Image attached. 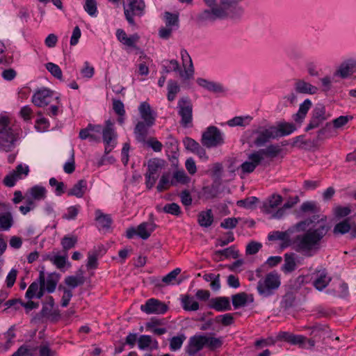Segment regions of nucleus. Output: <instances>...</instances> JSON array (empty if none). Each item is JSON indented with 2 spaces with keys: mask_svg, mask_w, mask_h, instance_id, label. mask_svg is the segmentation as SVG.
Masks as SVG:
<instances>
[{
  "mask_svg": "<svg viewBox=\"0 0 356 356\" xmlns=\"http://www.w3.org/2000/svg\"><path fill=\"white\" fill-rule=\"evenodd\" d=\"M326 217L313 216L300 220L285 232L275 231L268 234V240L282 241V248L291 244L290 234L298 233L292 242L293 249L305 256H312L320 248L321 241L328 232Z\"/></svg>",
  "mask_w": 356,
  "mask_h": 356,
  "instance_id": "1",
  "label": "nucleus"
},
{
  "mask_svg": "<svg viewBox=\"0 0 356 356\" xmlns=\"http://www.w3.org/2000/svg\"><path fill=\"white\" fill-rule=\"evenodd\" d=\"M280 275L276 272H270L259 281L257 289L259 295L268 297L280 287Z\"/></svg>",
  "mask_w": 356,
  "mask_h": 356,
  "instance_id": "2",
  "label": "nucleus"
},
{
  "mask_svg": "<svg viewBox=\"0 0 356 356\" xmlns=\"http://www.w3.org/2000/svg\"><path fill=\"white\" fill-rule=\"evenodd\" d=\"M8 123V118L0 117V151L9 152L15 145L16 136Z\"/></svg>",
  "mask_w": 356,
  "mask_h": 356,
  "instance_id": "3",
  "label": "nucleus"
},
{
  "mask_svg": "<svg viewBox=\"0 0 356 356\" xmlns=\"http://www.w3.org/2000/svg\"><path fill=\"white\" fill-rule=\"evenodd\" d=\"M181 58L183 61L184 70L179 69V65L175 60H171L169 63V69L173 71H179V76L183 80H188L193 76V68L191 57L186 51H181Z\"/></svg>",
  "mask_w": 356,
  "mask_h": 356,
  "instance_id": "4",
  "label": "nucleus"
},
{
  "mask_svg": "<svg viewBox=\"0 0 356 356\" xmlns=\"http://www.w3.org/2000/svg\"><path fill=\"white\" fill-rule=\"evenodd\" d=\"M154 230V225L148 222H142L137 227H131L126 230L127 238H132L138 236L143 240L149 238Z\"/></svg>",
  "mask_w": 356,
  "mask_h": 356,
  "instance_id": "5",
  "label": "nucleus"
},
{
  "mask_svg": "<svg viewBox=\"0 0 356 356\" xmlns=\"http://www.w3.org/2000/svg\"><path fill=\"white\" fill-rule=\"evenodd\" d=\"M337 221L333 229L334 234H344L350 232L354 237L356 236V213L352 216Z\"/></svg>",
  "mask_w": 356,
  "mask_h": 356,
  "instance_id": "6",
  "label": "nucleus"
},
{
  "mask_svg": "<svg viewBox=\"0 0 356 356\" xmlns=\"http://www.w3.org/2000/svg\"><path fill=\"white\" fill-rule=\"evenodd\" d=\"M253 143L257 146H262L270 139L277 138L275 127L268 129L260 128L252 133Z\"/></svg>",
  "mask_w": 356,
  "mask_h": 356,
  "instance_id": "7",
  "label": "nucleus"
},
{
  "mask_svg": "<svg viewBox=\"0 0 356 356\" xmlns=\"http://www.w3.org/2000/svg\"><path fill=\"white\" fill-rule=\"evenodd\" d=\"M327 119L325 107L318 104L314 108L312 118L305 128L306 131L318 128Z\"/></svg>",
  "mask_w": 356,
  "mask_h": 356,
  "instance_id": "8",
  "label": "nucleus"
},
{
  "mask_svg": "<svg viewBox=\"0 0 356 356\" xmlns=\"http://www.w3.org/2000/svg\"><path fill=\"white\" fill-rule=\"evenodd\" d=\"M168 306L160 300L151 298L140 306V309L147 314H162L167 312Z\"/></svg>",
  "mask_w": 356,
  "mask_h": 356,
  "instance_id": "9",
  "label": "nucleus"
},
{
  "mask_svg": "<svg viewBox=\"0 0 356 356\" xmlns=\"http://www.w3.org/2000/svg\"><path fill=\"white\" fill-rule=\"evenodd\" d=\"M202 143L207 147H215L222 143L220 132L214 127H211L202 136Z\"/></svg>",
  "mask_w": 356,
  "mask_h": 356,
  "instance_id": "10",
  "label": "nucleus"
},
{
  "mask_svg": "<svg viewBox=\"0 0 356 356\" xmlns=\"http://www.w3.org/2000/svg\"><path fill=\"white\" fill-rule=\"evenodd\" d=\"M356 72V60L349 58L343 61L335 70L334 75L341 79L351 76Z\"/></svg>",
  "mask_w": 356,
  "mask_h": 356,
  "instance_id": "11",
  "label": "nucleus"
},
{
  "mask_svg": "<svg viewBox=\"0 0 356 356\" xmlns=\"http://www.w3.org/2000/svg\"><path fill=\"white\" fill-rule=\"evenodd\" d=\"M145 3L143 0H129L128 8H124V15L127 21L134 24L133 15H140L144 8Z\"/></svg>",
  "mask_w": 356,
  "mask_h": 356,
  "instance_id": "12",
  "label": "nucleus"
},
{
  "mask_svg": "<svg viewBox=\"0 0 356 356\" xmlns=\"http://www.w3.org/2000/svg\"><path fill=\"white\" fill-rule=\"evenodd\" d=\"M262 162L261 156L255 151L248 155L247 161L243 162L239 168L243 174L251 173Z\"/></svg>",
  "mask_w": 356,
  "mask_h": 356,
  "instance_id": "13",
  "label": "nucleus"
},
{
  "mask_svg": "<svg viewBox=\"0 0 356 356\" xmlns=\"http://www.w3.org/2000/svg\"><path fill=\"white\" fill-rule=\"evenodd\" d=\"M38 278L44 291H47L49 293H52L56 289L60 276L57 273H51L45 279L44 272L41 270Z\"/></svg>",
  "mask_w": 356,
  "mask_h": 356,
  "instance_id": "14",
  "label": "nucleus"
},
{
  "mask_svg": "<svg viewBox=\"0 0 356 356\" xmlns=\"http://www.w3.org/2000/svg\"><path fill=\"white\" fill-rule=\"evenodd\" d=\"M179 114L181 116V124L186 127L192 121V105L185 98L179 102Z\"/></svg>",
  "mask_w": 356,
  "mask_h": 356,
  "instance_id": "15",
  "label": "nucleus"
},
{
  "mask_svg": "<svg viewBox=\"0 0 356 356\" xmlns=\"http://www.w3.org/2000/svg\"><path fill=\"white\" fill-rule=\"evenodd\" d=\"M282 337L287 342L293 345H298L300 347H305L306 342L310 348L314 346L315 342L312 339H307L306 337L302 335H294L292 334L284 332L282 334Z\"/></svg>",
  "mask_w": 356,
  "mask_h": 356,
  "instance_id": "16",
  "label": "nucleus"
},
{
  "mask_svg": "<svg viewBox=\"0 0 356 356\" xmlns=\"http://www.w3.org/2000/svg\"><path fill=\"white\" fill-rule=\"evenodd\" d=\"M53 92L48 89H42L36 92L32 98L33 103L38 107H44L50 103Z\"/></svg>",
  "mask_w": 356,
  "mask_h": 356,
  "instance_id": "17",
  "label": "nucleus"
},
{
  "mask_svg": "<svg viewBox=\"0 0 356 356\" xmlns=\"http://www.w3.org/2000/svg\"><path fill=\"white\" fill-rule=\"evenodd\" d=\"M43 316L52 321H57L60 317V312L58 309L54 307V300L52 297H49L44 304L42 308Z\"/></svg>",
  "mask_w": 356,
  "mask_h": 356,
  "instance_id": "18",
  "label": "nucleus"
},
{
  "mask_svg": "<svg viewBox=\"0 0 356 356\" xmlns=\"http://www.w3.org/2000/svg\"><path fill=\"white\" fill-rule=\"evenodd\" d=\"M207 337L203 335H197L191 337L187 348V353L189 355H193L200 350L207 343Z\"/></svg>",
  "mask_w": 356,
  "mask_h": 356,
  "instance_id": "19",
  "label": "nucleus"
},
{
  "mask_svg": "<svg viewBox=\"0 0 356 356\" xmlns=\"http://www.w3.org/2000/svg\"><path fill=\"white\" fill-rule=\"evenodd\" d=\"M294 88L296 92L301 94L315 95L318 91L316 86L304 79L296 80L294 83Z\"/></svg>",
  "mask_w": 356,
  "mask_h": 356,
  "instance_id": "20",
  "label": "nucleus"
},
{
  "mask_svg": "<svg viewBox=\"0 0 356 356\" xmlns=\"http://www.w3.org/2000/svg\"><path fill=\"white\" fill-rule=\"evenodd\" d=\"M113 125V123L110 120H107L106 122V127L102 131L103 140L104 143L106 144V153L110 152L113 147V145H111L112 139L115 137V134Z\"/></svg>",
  "mask_w": 356,
  "mask_h": 356,
  "instance_id": "21",
  "label": "nucleus"
},
{
  "mask_svg": "<svg viewBox=\"0 0 356 356\" xmlns=\"http://www.w3.org/2000/svg\"><path fill=\"white\" fill-rule=\"evenodd\" d=\"M331 280V277L325 270L317 271L316 277L313 281V285L316 290L321 291L328 286Z\"/></svg>",
  "mask_w": 356,
  "mask_h": 356,
  "instance_id": "22",
  "label": "nucleus"
},
{
  "mask_svg": "<svg viewBox=\"0 0 356 356\" xmlns=\"http://www.w3.org/2000/svg\"><path fill=\"white\" fill-rule=\"evenodd\" d=\"M283 202L282 195L273 194L264 203L263 209L266 213H271Z\"/></svg>",
  "mask_w": 356,
  "mask_h": 356,
  "instance_id": "23",
  "label": "nucleus"
},
{
  "mask_svg": "<svg viewBox=\"0 0 356 356\" xmlns=\"http://www.w3.org/2000/svg\"><path fill=\"white\" fill-rule=\"evenodd\" d=\"M138 109L140 116L146 125L148 127L152 126L154 122L155 118L149 104L145 102H143L140 104Z\"/></svg>",
  "mask_w": 356,
  "mask_h": 356,
  "instance_id": "24",
  "label": "nucleus"
},
{
  "mask_svg": "<svg viewBox=\"0 0 356 356\" xmlns=\"http://www.w3.org/2000/svg\"><path fill=\"white\" fill-rule=\"evenodd\" d=\"M44 295L43 287L42 286L39 279L36 282H33L29 287L26 297L28 299H32L33 298H41Z\"/></svg>",
  "mask_w": 356,
  "mask_h": 356,
  "instance_id": "25",
  "label": "nucleus"
},
{
  "mask_svg": "<svg viewBox=\"0 0 356 356\" xmlns=\"http://www.w3.org/2000/svg\"><path fill=\"white\" fill-rule=\"evenodd\" d=\"M116 35L119 41L128 47H134L135 44L139 39L138 34H134L131 36H128L122 29H118Z\"/></svg>",
  "mask_w": 356,
  "mask_h": 356,
  "instance_id": "26",
  "label": "nucleus"
},
{
  "mask_svg": "<svg viewBox=\"0 0 356 356\" xmlns=\"http://www.w3.org/2000/svg\"><path fill=\"white\" fill-rule=\"evenodd\" d=\"M210 306L211 308L217 311H225L230 309L229 300L226 297L212 298L210 300Z\"/></svg>",
  "mask_w": 356,
  "mask_h": 356,
  "instance_id": "27",
  "label": "nucleus"
},
{
  "mask_svg": "<svg viewBox=\"0 0 356 356\" xmlns=\"http://www.w3.org/2000/svg\"><path fill=\"white\" fill-rule=\"evenodd\" d=\"M353 211L350 205H337L333 208V216L335 220H340L348 218Z\"/></svg>",
  "mask_w": 356,
  "mask_h": 356,
  "instance_id": "28",
  "label": "nucleus"
},
{
  "mask_svg": "<svg viewBox=\"0 0 356 356\" xmlns=\"http://www.w3.org/2000/svg\"><path fill=\"white\" fill-rule=\"evenodd\" d=\"M87 189V184L85 180H79L72 188L67 191L69 196H75L77 198H81Z\"/></svg>",
  "mask_w": 356,
  "mask_h": 356,
  "instance_id": "29",
  "label": "nucleus"
},
{
  "mask_svg": "<svg viewBox=\"0 0 356 356\" xmlns=\"http://www.w3.org/2000/svg\"><path fill=\"white\" fill-rule=\"evenodd\" d=\"M197 222L202 227H210L213 222V215L211 209H207L200 212L197 215Z\"/></svg>",
  "mask_w": 356,
  "mask_h": 356,
  "instance_id": "30",
  "label": "nucleus"
},
{
  "mask_svg": "<svg viewBox=\"0 0 356 356\" xmlns=\"http://www.w3.org/2000/svg\"><path fill=\"white\" fill-rule=\"evenodd\" d=\"M85 282V278L82 274L78 275H69L64 279V286L71 290L82 285Z\"/></svg>",
  "mask_w": 356,
  "mask_h": 356,
  "instance_id": "31",
  "label": "nucleus"
},
{
  "mask_svg": "<svg viewBox=\"0 0 356 356\" xmlns=\"http://www.w3.org/2000/svg\"><path fill=\"white\" fill-rule=\"evenodd\" d=\"M281 152V148L278 145H271L268 146L265 149H261L257 152L260 154L261 156L262 161L265 159V158H274L277 156Z\"/></svg>",
  "mask_w": 356,
  "mask_h": 356,
  "instance_id": "32",
  "label": "nucleus"
},
{
  "mask_svg": "<svg viewBox=\"0 0 356 356\" xmlns=\"http://www.w3.org/2000/svg\"><path fill=\"white\" fill-rule=\"evenodd\" d=\"M197 83L201 87H203L207 90L213 92L220 93L224 91L223 87L221 85L212 81H209L202 78L197 79Z\"/></svg>",
  "mask_w": 356,
  "mask_h": 356,
  "instance_id": "33",
  "label": "nucleus"
},
{
  "mask_svg": "<svg viewBox=\"0 0 356 356\" xmlns=\"http://www.w3.org/2000/svg\"><path fill=\"white\" fill-rule=\"evenodd\" d=\"M311 100L305 99L299 106L298 113L294 115V120L298 122H302L305 118L308 111L312 107Z\"/></svg>",
  "mask_w": 356,
  "mask_h": 356,
  "instance_id": "34",
  "label": "nucleus"
},
{
  "mask_svg": "<svg viewBox=\"0 0 356 356\" xmlns=\"http://www.w3.org/2000/svg\"><path fill=\"white\" fill-rule=\"evenodd\" d=\"M181 303L184 310L186 311H197L199 309V303L193 297L185 295L181 298Z\"/></svg>",
  "mask_w": 356,
  "mask_h": 356,
  "instance_id": "35",
  "label": "nucleus"
},
{
  "mask_svg": "<svg viewBox=\"0 0 356 356\" xmlns=\"http://www.w3.org/2000/svg\"><path fill=\"white\" fill-rule=\"evenodd\" d=\"M175 183L174 182L173 179H171V176L170 173H164L161 176L159 184L156 186V188L158 191L161 192L163 191L167 190L169 188V187L172 185H175Z\"/></svg>",
  "mask_w": 356,
  "mask_h": 356,
  "instance_id": "36",
  "label": "nucleus"
},
{
  "mask_svg": "<svg viewBox=\"0 0 356 356\" xmlns=\"http://www.w3.org/2000/svg\"><path fill=\"white\" fill-rule=\"evenodd\" d=\"M296 268V258L293 254H286L284 255V264L282 270L285 273H291Z\"/></svg>",
  "mask_w": 356,
  "mask_h": 356,
  "instance_id": "37",
  "label": "nucleus"
},
{
  "mask_svg": "<svg viewBox=\"0 0 356 356\" xmlns=\"http://www.w3.org/2000/svg\"><path fill=\"white\" fill-rule=\"evenodd\" d=\"M58 290L62 293L60 300L61 306L67 307L73 296L72 291L70 289L64 286L63 284H60L58 286Z\"/></svg>",
  "mask_w": 356,
  "mask_h": 356,
  "instance_id": "38",
  "label": "nucleus"
},
{
  "mask_svg": "<svg viewBox=\"0 0 356 356\" xmlns=\"http://www.w3.org/2000/svg\"><path fill=\"white\" fill-rule=\"evenodd\" d=\"M164 161L158 159H153L148 161L147 167L148 171L147 173L157 175V172L159 170L163 167Z\"/></svg>",
  "mask_w": 356,
  "mask_h": 356,
  "instance_id": "39",
  "label": "nucleus"
},
{
  "mask_svg": "<svg viewBox=\"0 0 356 356\" xmlns=\"http://www.w3.org/2000/svg\"><path fill=\"white\" fill-rule=\"evenodd\" d=\"M138 343L140 349L157 347V342L153 340L152 337L148 335L140 336L138 340Z\"/></svg>",
  "mask_w": 356,
  "mask_h": 356,
  "instance_id": "40",
  "label": "nucleus"
},
{
  "mask_svg": "<svg viewBox=\"0 0 356 356\" xmlns=\"http://www.w3.org/2000/svg\"><path fill=\"white\" fill-rule=\"evenodd\" d=\"M47 259L51 261L59 269L64 268L67 263V254L63 256L59 254H51L48 255Z\"/></svg>",
  "mask_w": 356,
  "mask_h": 356,
  "instance_id": "41",
  "label": "nucleus"
},
{
  "mask_svg": "<svg viewBox=\"0 0 356 356\" xmlns=\"http://www.w3.org/2000/svg\"><path fill=\"white\" fill-rule=\"evenodd\" d=\"M181 273V269L177 268L169 273L162 278L161 282L157 283L156 285L159 287H163L164 285L170 284Z\"/></svg>",
  "mask_w": 356,
  "mask_h": 356,
  "instance_id": "42",
  "label": "nucleus"
},
{
  "mask_svg": "<svg viewBox=\"0 0 356 356\" xmlns=\"http://www.w3.org/2000/svg\"><path fill=\"white\" fill-rule=\"evenodd\" d=\"M248 300V296L245 293H239L232 296V304L234 308L244 307Z\"/></svg>",
  "mask_w": 356,
  "mask_h": 356,
  "instance_id": "43",
  "label": "nucleus"
},
{
  "mask_svg": "<svg viewBox=\"0 0 356 356\" xmlns=\"http://www.w3.org/2000/svg\"><path fill=\"white\" fill-rule=\"evenodd\" d=\"M277 130V137L291 134L295 129V126L291 123H282L275 127Z\"/></svg>",
  "mask_w": 356,
  "mask_h": 356,
  "instance_id": "44",
  "label": "nucleus"
},
{
  "mask_svg": "<svg viewBox=\"0 0 356 356\" xmlns=\"http://www.w3.org/2000/svg\"><path fill=\"white\" fill-rule=\"evenodd\" d=\"M259 200L256 197H249L244 200H238L236 204L240 207H243L246 209H253L256 207Z\"/></svg>",
  "mask_w": 356,
  "mask_h": 356,
  "instance_id": "45",
  "label": "nucleus"
},
{
  "mask_svg": "<svg viewBox=\"0 0 356 356\" xmlns=\"http://www.w3.org/2000/svg\"><path fill=\"white\" fill-rule=\"evenodd\" d=\"M352 115H341L332 121V124L335 129H343L350 120H352Z\"/></svg>",
  "mask_w": 356,
  "mask_h": 356,
  "instance_id": "46",
  "label": "nucleus"
},
{
  "mask_svg": "<svg viewBox=\"0 0 356 356\" xmlns=\"http://www.w3.org/2000/svg\"><path fill=\"white\" fill-rule=\"evenodd\" d=\"M205 3L211 8V13L217 17H223L226 16L225 10L217 6L216 0H204Z\"/></svg>",
  "mask_w": 356,
  "mask_h": 356,
  "instance_id": "47",
  "label": "nucleus"
},
{
  "mask_svg": "<svg viewBox=\"0 0 356 356\" xmlns=\"http://www.w3.org/2000/svg\"><path fill=\"white\" fill-rule=\"evenodd\" d=\"M163 211L175 216H179L181 215L182 211L180 207L177 203H170L165 204L163 207Z\"/></svg>",
  "mask_w": 356,
  "mask_h": 356,
  "instance_id": "48",
  "label": "nucleus"
},
{
  "mask_svg": "<svg viewBox=\"0 0 356 356\" xmlns=\"http://www.w3.org/2000/svg\"><path fill=\"white\" fill-rule=\"evenodd\" d=\"M35 348L31 346H22L12 356H33Z\"/></svg>",
  "mask_w": 356,
  "mask_h": 356,
  "instance_id": "49",
  "label": "nucleus"
},
{
  "mask_svg": "<svg viewBox=\"0 0 356 356\" xmlns=\"http://www.w3.org/2000/svg\"><path fill=\"white\" fill-rule=\"evenodd\" d=\"M46 69L51 74L52 76L59 80L63 79V73L58 65L54 63H47L45 65Z\"/></svg>",
  "mask_w": 356,
  "mask_h": 356,
  "instance_id": "50",
  "label": "nucleus"
},
{
  "mask_svg": "<svg viewBox=\"0 0 356 356\" xmlns=\"http://www.w3.org/2000/svg\"><path fill=\"white\" fill-rule=\"evenodd\" d=\"M173 181L175 183L186 184L189 183L190 178L186 175L184 170H176L173 173Z\"/></svg>",
  "mask_w": 356,
  "mask_h": 356,
  "instance_id": "51",
  "label": "nucleus"
},
{
  "mask_svg": "<svg viewBox=\"0 0 356 356\" xmlns=\"http://www.w3.org/2000/svg\"><path fill=\"white\" fill-rule=\"evenodd\" d=\"M179 91V86L177 82L170 81L168 84V99L173 101Z\"/></svg>",
  "mask_w": 356,
  "mask_h": 356,
  "instance_id": "52",
  "label": "nucleus"
},
{
  "mask_svg": "<svg viewBox=\"0 0 356 356\" xmlns=\"http://www.w3.org/2000/svg\"><path fill=\"white\" fill-rule=\"evenodd\" d=\"M251 118L249 116L245 117H235L233 119L229 120L227 124L231 126H245L250 123Z\"/></svg>",
  "mask_w": 356,
  "mask_h": 356,
  "instance_id": "53",
  "label": "nucleus"
},
{
  "mask_svg": "<svg viewBox=\"0 0 356 356\" xmlns=\"http://www.w3.org/2000/svg\"><path fill=\"white\" fill-rule=\"evenodd\" d=\"M86 267L88 270H94L98 267V254L97 252H89Z\"/></svg>",
  "mask_w": 356,
  "mask_h": 356,
  "instance_id": "54",
  "label": "nucleus"
},
{
  "mask_svg": "<svg viewBox=\"0 0 356 356\" xmlns=\"http://www.w3.org/2000/svg\"><path fill=\"white\" fill-rule=\"evenodd\" d=\"M77 242V238L74 236H65L61 241V245L64 250L67 251L74 247Z\"/></svg>",
  "mask_w": 356,
  "mask_h": 356,
  "instance_id": "55",
  "label": "nucleus"
},
{
  "mask_svg": "<svg viewBox=\"0 0 356 356\" xmlns=\"http://www.w3.org/2000/svg\"><path fill=\"white\" fill-rule=\"evenodd\" d=\"M13 218L10 213L0 214V227L3 229H8L12 225Z\"/></svg>",
  "mask_w": 356,
  "mask_h": 356,
  "instance_id": "56",
  "label": "nucleus"
},
{
  "mask_svg": "<svg viewBox=\"0 0 356 356\" xmlns=\"http://www.w3.org/2000/svg\"><path fill=\"white\" fill-rule=\"evenodd\" d=\"M30 195L35 200H41L44 197L46 191L42 186H34L29 191Z\"/></svg>",
  "mask_w": 356,
  "mask_h": 356,
  "instance_id": "57",
  "label": "nucleus"
},
{
  "mask_svg": "<svg viewBox=\"0 0 356 356\" xmlns=\"http://www.w3.org/2000/svg\"><path fill=\"white\" fill-rule=\"evenodd\" d=\"M20 178V175H19V173L15 170L5 177L3 182L6 186L11 187L13 186L15 181Z\"/></svg>",
  "mask_w": 356,
  "mask_h": 356,
  "instance_id": "58",
  "label": "nucleus"
},
{
  "mask_svg": "<svg viewBox=\"0 0 356 356\" xmlns=\"http://www.w3.org/2000/svg\"><path fill=\"white\" fill-rule=\"evenodd\" d=\"M135 134H136L137 139L138 140H140V141L144 140L145 137L147 134V128H146L145 124L143 122H139L136 124V127L135 129Z\"/></svg>",
  "mask_w": 356,
  "mask_h": 356,
  "instance_id": "59",
  "label": "nucleus"
},
{
  "mask_svg": "<svg viewBox=\"0 0 356 356\" xmlns=\"http://www.w3.org/2000/svg\"><path fill=\"white\" fill-rule=\"evenodd\" d=\"M186 337L184 335H179L172 337L170 342V349L172 350H177L179 349L181 347Z\"/></svg>",
  "mask_w": 356,
  "mask_h": 356,
  "instance_id": "60",
  "label": "nucleus"
},
{
  "mask_svg": "<svg viewBox=\"0 0 356 356\" xmlns=\"http://www.w3.org/2000/svg\"><path fill=\"white\" fill-rule=\"evenodd\" d=\"M223 171V168L221 163H216L211 165L209 170V175L213 178H219Z\"/></svg>",
  "mask_w": 356,
  "mask_h": 356,
  "instance_id": "61",
  "label": "nucleus"
},
{
  "mask_svg": "<svg viewBox=\"0 0 356 356\" xmlns=\"http://www.w3.org/2000/svg\"><path fill=\"white\" fill-rule=\"evenodd\" d=\"M178 17H179V15L177 13H170L166 12L165 13L166 26H177Z\"/></svg>",
  "mask_w": 356,
  "mask_h": 356,
  "instance_id": "62",
  "label": "nucleus"
},
{
  "mask_svg": "<svg viewBox=\"0 0 356 356\" xmlns=\"http://www.w3.org/2000/svg\"><path fill=\"white\" fill-rule=\"evenodd\" d=\"M85 10L91 16L97 12V2L95 0H86Z\"/></svg>",
  "mask_w": 356,
  "mask_h": 356,
  "instance_id": "63",
  "label": "nucleus"
},
{
  "mask_svg": "<svg viewBox=\"0 0 356 356\" xmlns=\"http://www.w3.org/2000/svg\"><path fill=\"white\" fill-rule=\"evenodd\" d=\"M96 219L103 227H108L111 222L110 216L100 213L99 212L97 213Z\"/></svg>",
  "mask_w": 356,
  "mask_h": 356,
  "instance_id": "64",
  "label": "nucleus"
}]
</instances>
